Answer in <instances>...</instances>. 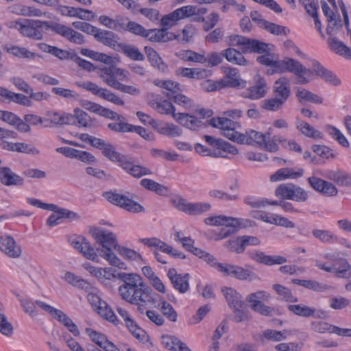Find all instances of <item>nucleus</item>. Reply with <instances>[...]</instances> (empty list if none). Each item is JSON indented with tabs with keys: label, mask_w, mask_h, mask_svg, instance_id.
Here are the masks:
<instances>
[{
	"label": "nucleus",
	"mask_w": 351,
	"mask_h": 351,
	"mask_svg": "<svg viewBox=\"0 0 351 351\" xmlns=\"http://www.w3.org/2000/svg\"><path fill=\"white\" fill-rule=\"evenodd\" d=\"M117 278L123 282L118 291L121 298L130 304L154 302V294L142 277L134 273L120 272Z\"/></svg>",
	"instance_id": "f257e3e1"
},
{
	"label": "nucleus",
	"mask_w": 351,
	"mask_h": 351,
	"mask_svg": "<svg viewBox=\"0 0 351 351\" xmlns=\"http://www.w3.org/2000/svg\"><path fill=\"white\" fill-rule=\"evenodd\" d=\"M266 54L257 57L256 60L260 64L270 66L268 73L271 75L274 73H283L289 72L295 76L297 82L300 84H308L313 75V71L307 69L298 60L285 57L282 60H274L272 53L265 52Z\"/></svg>",
	"instance_id": "f03ea898"
},
{
	"label": "nucleus",
	"mask_w": 351,
	"mask_h": 351,
	"mask_svg": "<svg viewBox=\"0 0 351 351\" xmlns=\"http://www.w3.org/2000/svg\"><path fill=\"white\" fill-rule=\"evenodd\" d=\"M209 124L214 128L221 130V134L228 139L240 144H247L261 147L264 144L265 135L264 134L251 130L245 134H241L236 130L240 127L239 124L226 117H214L209 120Z\"/></svg>",
	"instance_id": "7ed1b4c3"
},
{
	"label": "nucleus",
	"mask_w": 351,
	"mask_h": 351,
	"mask_svg": "<svg viewBox=\"0 0 351 351\" xmlns=\"http://www.w3.org/2000/svg\"><path fill=\"white\" fill-rule=\"evenodd\" d=\"M316 175H322L340 186L351 185V176L342 170H327L324 173L319 170L314 171L313 175L308 178V183L314 191L326 197H335L339 191L332 182L319 178Z\"/></svg>",
	"instance_id": "20e7f679"
},
{
	"label": "nucleus",
	"mask_w": 351,
	"mask_h": 351,
	"mask_svg": "<svg viewBox=\"0 0 351 351\" xmlns=\"http://www.w3.org/2000/svg\"><path fill=\"white\" fill-rule=\"evenodd\" d=\"M9 29H15L25 37L34 40H41L43 33L40 28L47 27L50 29V23L39 20H29L27 19H19L15 21H10L5 23Z\"/></svg>",
	"instance_id": "39448f33"
},
{
	"label": "nucleus",
	"mask_w": 351,
	"mask_h": 351,
	"mask_svg": "<svg viewBox=\"0 0 351 351\" xmlns=\"http://www.w3.org/2000/svg\"><path fill=\"white\" fill-rule=\"evenodd\" d=\"M230 45L240 47L244 53H263L270 51L269 45L256 39H250L243 36L232 35L230 36Z\"/></svg>",
	"instance_id": "423d86ee"
},
{
	"label": "nucleus",
	"mask_w": 351,
	"mask_h": 351,
	"mask_svg": "<svg viewBox=\"0 0 351 351\" xmlns=\"http://www.w3.org/2000/svg\"><path fill=\"white\" fill-rule=\"evenodd\" d=\"M219 271L224 276H230L241 281H253L258 279V276L250 265L245 267L233 264L224 263L219 265Z\"/></svg>",
	"instance_id": "0eeeda50"
},
{
	"label": "nucleus",
	"mask_w": 351,
	"mask_h": 351,
	"mask_svg": "<svg viewBox=\"0 0 351 351\" xmlns=\"http://www.w3.org/2000/svg\"><path fill=\"white\" fill-rule=\"evenodd\" d=\"M103 196L111 204L128 212L138 213L144 211V208L128 196L116 191L104 192Z\"/></svg>",
	"instance_id": "6e6552de"
},
{
	"label": "nucleus",
	"mask_w": 351,
	"mask_h": 351,
	"mask_svg": "<svg viewBox=\"0 0 351 351\" xmlns=\"http://www.w3.org/2000/svg\"><path fill=\"white\" fill-rule=\"evenodd\" d=\"M276 196L298 202H304L308 198L307 191L291 183L281 184L275 190Z\"/></svg>",
	"instance_id": "1a4fd4ad"
},
{
	"label": "nucleus",
	"mask_w": 351,
	"mask_h": 351,
	"mask_svg": "<svg viewBox=\"0 0 351 351\" xmlns=\"http://www.w3.org/2000/svg\"><path fill=\"white\" fill-rule=\"evenodd\" d=\"M171 202L178 210L189 215H201L211 208L210 204L208 202L191 203L180 196L172 199Z\"/></svg>",
	"instance_id": "9d476101"
},
{
	"label": "nucleus",
	"mask_w": 351,
	"mask_h": 351,
	"mask_svg": "<svg viewBox=\"0 0 351 351\" xmlns=\"http://www.w3.org/2000/svg\"><path fill=\"white\" fill-rule=\"evenodd\" d=\"M89 232L95 241L106 250L117 249L116 236L112 232L96 226L91 227Z\"/></svg>",
	"instance_id": "9b49d317"
},
{
	"label": "nucleus",
	"mask_w": 351,
	"mask_h": 351,
	"mask_svg": "<svg viewBox=\"0 0 351 351\" xmlns=\"http://www.w3.org/2000/svg\"><path fill=\"white\" fill-rule=\"evenodd\" d=\"M50 29L62 36L71 43L77 45H82L84 43V38L82 34L64 25L52 23L50 24Z\"/></svg>",
	"instance_id": "f8f14e48"
},
{
	"label": "nucleus",
	"mask_w": 351,
	"mask_h": 351,
	"mask_svg": "<svg viewBox=\"0 0 351 351\" xmlns=\"http://www.w3.org/2000/svg\"><path fill=\"white\" fill-rule=\"evenodd\" d=\"M0 250L11 258H18L22 254V248L10 235L0 236Z\"/></svg>",
	"instance_id": "ddd939ff"
},
{
	"label": "nucleus",
	"mask_w": 351,
	"mask_h": 351,
	"mask_svg": "<svg viewBox=\"0 0 351 351\" xmlns=\"http://www.w3.org/2000/svg\"><path fill=\"white\" fill-rule=\"evenodd\" d=\"M255 84L249 87L243 96L250 99H258L263 97L267 93V84L265 80L260 75L254 77Z\"/></svg>",
	"instance_id": "4468645a"
},
{
	"label": "nucleus",
	"mask_w": 351,
	"mask_h": 351,
	"mask_svg": "<svg viewBox=\"0 0 351 351\" xmlns=\"http://www.w3.org/2000/svg\"><path fill=\"white\" fill-rule=\"evenodd\" d=\"M247 254L251 259L266 265H280L287 262V259L284 256H269L256 250L249 251Z\"/></svg>",
	"instance_id": "2eb2a0df"
},
{
	"label": "nucleus",
	"mask_w": 351,
	"mask_h": 351,
	"mask_svg": "<svg viewBox=\"0 0 351 351\" xmlns=\"http://www.w3.org/2000/svg\"><path fill=\"white\" fill-rule=\"evenodd\" d=\"M167 276L173 285V288L178 290L180 293H184L189 290V274L182 275L178 274L176 269L171 268L167 272Z\"/></svg>",
	"instance_id": "dca6fc26"
},
{
	"label": "nucleus",
	"mask_w": 351,
	"mask_h": 351,
	"mask_svg": "<svg viewBox=\"0 0 351 351\" xmlns=\"http://www.w3.org/2000/svg\"><path fill=\"white\" fill-rule=\"evenodd\" d=\"M178 36L173 33L169 32L165 27L160 29H147L144 38L154 43H167L176 39Z\"/></svg>",
	"instance_id": "f3484780"
},
{
	"label": "nucleus",
	"mask_w": 351,
	"mask_h": 351,
	"mask_svg": "<svg viewBox=\"0 0 351 351\" xmlns=\"http://www.w3.org/2000/svg\"><path fill=\"white\" fill-rule=\"evenodd\" d=\"M313 73L315 72L326 83L332 86H339L341 84V80L330 71L325 69L321 64L316 60H312ZM311 71V69H310ZM313 76V75H312ZM313 79L311 77L310 82Z\"/></svg>",
	"instance_id": "a211bd4d"
},
{
	"label": "nucleus",
	"mask_w": 351,
	"mask_h": 351,
	"mask_svg": "<svg viewBox=\"0 0 351 351\" xmlns=\"http://www.w3.org/2000/svg\"><path fill=\"white\" fill-rule=\"evenodd\" d=\"M101 71L103 73L101 75V77L107 84L108 80L120 82L119 81L128 80V72L119 68L106 66Z\"/></svg>",
	"instance_id": "6ab92c4d"
},
{
	"label": "nucleus",
	"mask_w": 351,
	"mask_h": 351,
	"mask_svg": "<svg viewBox=\"0 0 351 351\" xmlns=\"http://www.w3.org/2000/svg\"><path fill=\"white\" fill-rule=\"evenodd\" d=\"M121 167L128 174L134 178H141L143 176L151 175L152 171L143 166L135 165L133 159L128 156Z\"/></svg>",
	"instance_id": "aec40b11"
},
{
	"label": "nucleus",
	"mask_w": 351,
	"mask_h": 351,
	"mask_svg": "<svg viewBox=\"0 0 351 351\" xmlns=\"http://www.w3.org/2000/svg\"><path fill=\"white\" fill-rule=\"evenodd\" d=\"M69 125L90 128L93 125V121L83 110L75 108L73 111V114H69Z\"/></svg>",
	"instance_id": "412c9836"
},
{
	"label": "nucleus",
	"mask_w": 351,
	"mask_h": 351,
	"mask_svg": "<svg viewBox=\"0 0 351 351\" xmlns=\"http://www.w3.org/2000/svg\"><path fill=\"white\" fill-rule=\"evenodd\" d=\"M73 247L80 252L87 259L99 262L98 256L90 243L84 238L72 243Z\"/></svg>",
	"instance_id": "4be33fe9"
},
{
	"label": "nucleus",
	"mask_w": 351,
	"mask_h": 351,
	"mask_svg": "<svg viewBox=\"0 0 351 351\" xmlns=\"http://www.w3.org/2000/svg\"><path fill=\"white\" fill-rule=\"evenodd\" d=\"M154 302H152L154 308L160 311L162 315L170 322H176L178 318V313L172 305L159 297V300L154 296Z\"/></svg>",
	"instance_id": "5701e85b"
},
{
	"label": "nucleus",
	"mask_w": 351,
	"mask_h": 351,
	"mask_svg": "<svg viewBox=\"0 0 351 351\" xmlns=\"http://www.w3.org/2000/svg\"><path fill=\"white\" fill-rule=\"evenodd\" d=\"M117 37L118 36L112 32L99 29L95 38L103 45L117 50L120 43L117 41Z\"/></svg>",
	"instance_id": "b1692460"
},
{
	"label": "nucleus",
	"mask_w": 351,
	"mask_h": 351,
	"mask_svg": "<svg viewBox=\"0 0 351 351\" xmlns=\"http://www.w3.org/2000/svg\"><path fill=\"white\" fill-rule=\"evenodd\" d=\"M274 93L276 97L286 102L291 95L290 83L288 79L281 77L276 80L274 85Z\"/></svg>",
	"instance_id": "393cba45"
},
{
	"label": "nucleus",
	"mask_w": 351,
	"mask_h": 351,
	"mask_svg": "<svg viewBox=\"0 0 351 351\" xmlns=\"http://www.w3.org/2000/svg\"><path fill=\"white\" fill-rule=\"evenodd\" d=\"M295 127L304 136L315 140L323 139V134L315 129L307 122H305L300 119H296Z\"/></svg>",
	"instance_id": "a878e982"
},
{
	"label": "nucleus",
	"mask_w": 351,
	"mask_h": 351,
	"mask_svg": "<svg viewBox=\"0 0 351 351\" xmlns=\"http://www.w3.org/2000/svg\"><path fill=\"white\" fill-rule=\"evenodd\" d=\"M0 180L2 184L6 186L23 184V179L8 167H0Z\"/></svg>",
	"instance_id": "bb28decb"
},
{
	"label": "nucleus",
	"mask_w": 351,
	"mask_h": 351,
	"mask_svg": "<svg viewBox=\"0 0 351 351\" xmlns=\"http://www.w3.org/2000/svg\"><path fill=\"white\" fill-rule=\"evenodd\" d=\"M81 106L87 110H89L91 112L99 114L105 118H114V114L113 111L103 107L102 106L96 104L95 102H92L88 100H82L80 101Z\"/></svg>",
	"instance_id": "cd10ccee"
},
{
	"label": "nucleus",
	"mask_w": 351,
	"mask_h": 351,
	"mask_svg": "<svg viewBox=\"0 0 351 351\" xmlns=\"http://www.w3.org/2000/svg\"><path fill=\"white\" fill-rule=\"evenodd\" d=\"M221 292L231 308H241L243 306L242 296L237 290L232 287H223Z\"/></svg>",
	"instance_id": "c85d7f7f"
},
{
	"label": "nucleus",
	"mask_w": 351,
	"mask_h": 351,
	"mask_svg": "<svg viewBox=\"0 0 351 351\" xmlns=\"http://www.w3.org/2000/svg\"><path fill=\"white\" fill-rule=\"evenodd\" d=\"M38 47L42 51L50 53L60 60H70L73 56L66 50H64L56 46H51L44 43H38Z\"/></svg>",
	"instance_id": "c756f323"
},
{
	"label": "nucleus",
	"mask_w": 351,
	"mask_h": 351,
	"mask_svg": "<svg viewBox=\"0 0 351 351\" xmlns=\"http://www.w3.org/2000/svg\"><path fill=\"white\" fill-rule=\"evenodd\" d=\"M116 51L123 53L128 58L134 61H142L145 58L140 50L132 45L120 43Z\"/></svg>",
	"instance_id": "7c9ffc66"
},
{
	"label": "nucleus",
	"mask_w": 351,
	"mask_h": 351,
	"mask_svg": "<svg viewBox=\"0 0 351 351\" xmlns=\"http://www.w3.org/2000/svg\"><path fill=\"white\" fill-rule=\"evenodd\" d=\"M243 53V51L241 52L234 48H228L222 51L223 57L228 62L240 66H245L248 62Z\"/></svg>",
	"instance_id": "2f4dec72"
},
{
	"label": "nucleus",
	"mask_w": 351,
	"mask_h": 351,
	"mask_svg": "<svg viewBox=\"0 0 351 351\" xmlns=\"http://www.w3.org/2000/svg\"><path fill=\"white\" fill-rule=\"evenodd\" d=\"M144 49L151 64L158 71L165 72L167 69V66L159 54L152 47H145Z\"/></svg>",
	"instance_id": "473e14b6"
},
{
	"label": "nucleus",
	"mask_w": 351,
	"mask_h": 351,
	"mask_svg": "<svg viewBox=\"0 0 351 351\" xmlns=\"http://www.w3.org/2000/svg\"><path fill=\"white\" fill-rule=\"evenodd\" d=\"M3 49L8 53L19 58L34 60L36 56L35 53L30 51L27 48L16 45H5L3 46Z\"/></svg>",
	"instance_id": "72a5a7b5"
},
{
	"label": "nucleus",
	"mask_w": 351,
	"mask_h": 351,
	"mask_svg": "<svg viewBox=\"0 0 351 351\" xmlns=\"http://www.w3.org/2000/svg\"><path fill=\"white\" fill-rule=\"evenodd\" d=\"M155 130L160 134L170 137L180 136L182 134V130L180 127L169 123H160L158 122Z\"/></svg>",
	"instance_id": "f704fd0d"
},
{
	"label": "nucleus",
	"mask_w": 351,
	"mask_h": 351,
	"mask_svg": "<svg viewBox=\"0 0 351 351\" xmlns=\"http://www.w3.org/2000/svg\"><path fill=\"white\" fill-rule=\"evenodd\" d=\"M330 49L341 56L351 59V49L336 37L328 39Z\"/></svg>",
	"instance_id": "c9c22d12"
},
{
	"label": "nucleus",
	"mask_w": 351,
	"mask_h": 351,
	"mask_svg": "<svg viewBox=\"0 0 351 351\" xmlns=\"http://www.w3.org/2000/svg\"><path fill=\"white\" fill-rule=\"evenodd\" d=\"M149 105L160 114H171L173 117L176 108L173 105L167 100H158L156 98L149 102Z\"/></svg>",
	"instance_id": "e433bc0d"
},
{
	"label": "nucleus",
	"mask_w": 351,
	"mask_h": 351,
	"mask_svg": "<svg viewBox=\"0 0 351 351\" xmlns=\"http://www.w3.org/2000/svg\"><path fill=\"white\" fill-rule=\"evenodd\" d=\"M312 234L323 243L332 244L338 241V237L328 230L313 229Z\"/></svg>",
	"instance_id": "4c0bfd02"
},
{
	"label": "nucleus",
	"mask_w": 351,
	"mask_h": 351,
	"mask_svg": "<svg viewBox=\"0 0 351 351\" xmlns=\"http://www.w3.org/2000/svg\"><path fill=\"white\" fill-rule=\"evenodd\" d=\"M102 154L112 162H117L121 167L125 160L128 156L123 155L117 152L113 145L109 143L107 147L103 151Z\"/></svg>",
	"instance_id": "58836bf2"
},
{
	"label": "nucleus",
	"mask_w": 351,
	"mask_h": 351,
	"mask_svg": "<svg viewBox=\"0 0 351 351\" xmlns=\"http://www.w3.org/2000/svg\"><path fill=\"white\" fill-rule=\"evenodd\" d=\"M156 84L165 90L162 91V93L169 99H171L172 96L181 90L180 84L171 80L158 81L156 82Z\"/></svg>",
	"instance_id": "ea45409f"
},
{
	"label": "nucleus",
	"mask_w": 351,
	"mask_h": 351,
	"mask_svg": "<svg viewBox=\"0 0 351 351\" xmlns=\"http://www.w3.org/2000/svg\"><path fill=\"white\" fill-rule=\"evenodd\" d=\"M114 114V118H109L112 120H117V123H110L108 125V128L114 132H127L130 130V124L125 122V119L124 117L119 114L116 112L113 111Z\"/></svg>",
	"instance_id": "a19ab883"
},
{
	"label": "nucleus",
	"mask_w": 351,
	"mask_h": 351,
	"mask_svg": "<svg viewBox=\"0 0 351 351\" xmlns=\"http://www.w3.org/2000/svg\"><path fill=\"white\" fill-rule=\"evenodd\" d=\"M287 308L293 314L303 317H314L316 312L315 308L304 304H290Z\"/></svg>",
	"instance_id": "79ce46f5"
},
{
	"label": "nucleus",
	"mask_w": 351,
	"mask_h": 351,
	"mask_svg": "<svg viewBox=\"0 0 351 351\" xmlns=\"http://www.w3.org/2000/svg\"><path fill=\"white\" fill-rule=\"evenodd\" d=\"M296 97L301 103L304 101H311L320 104L323 101L322 99L317 95H315L304 88H298L296 89Z\"/></svg>",
	"instance_id": "37998d69"
},
{
	"label": "nucleus",
	"mask_w": 351,
	"mask_h": 351,
	"mask_svg": "<svg viewBox=\"0 0 351 351\" xmlns=\"http://www.w3.org/2000/svg\"><path fill=\"white\" fill-rule=\"evenodd\" d=\"M141 185L145 189L154 191L158 195H165L168 192L167 187L151 179L144 178L141 180Z\"/></svg>",
	"instance_id": "c03bdc74"
},
{
	"label": "nucleus",
	"mask_w": 351,
	"mask_h": 351,
	"mask_svg": "<svg viewBox=\"0 0 351 351\" xmlns=\"http://www.w3.org/2000/svg\"><path fill=\"white\" fill-rule=\"evenodd\" d=\"M80 138L83 142L88 143L93 147L101 150L102 152L107 147V145L109 144L108 142H106L101 138L90 136L88 134H82L80 136Z\"/></svg>",
	"instance_id": "a18cd8bd"
},
{
	"label": "nucleus",
	"mask_w": 351,
	"mask_h": 351,
	"mask_svg": "<svg viewBox=\"0 0 351 351\" xmlns=\"http://www.w3.org/2000/svg\"><path fill=\"white\" fill-rule=\"evenodd\" d=\"M273 289L279 295L282 300H284L287 302H297L298 301V298L292 294L291 290L282 285L275 284L273 285Z\"/></svg>",
	"instance_id": "49530a36"
},
{
	"label": "nucleus",
	"mask_w": 351,
	"mask_h": 351,
	"mask_svg": "<svg viewBox=\"0 0 351 351\" xmlns=\"http://www.w3.org/2000/svg\"><path fill=\"white\" fill-rule=\"evenodd\" d=\"M108 85L116 90L132 95H137L140 93V90L135 86L125 85L121 82H115L112 80L108 81Z\"/></svg>",
	"instance_id": "de8ad7c7"
},
{
	"label": "nucleus",
	"mask_w": 351,
	"mask_h": 351,
	"mask_svg": "<svg viewBox=\"0 0 351 351\" xmlns=\"http://www.w3.org/2000/svg\"><path fill=\"white\" fill-rule=\"evenodd\" d=\"M289 335H291V332L287 330L277 331L268 329L265 330L263 332L264 337L274 341H280L282 340H285Z\"/></svg>",
	"instance_id": "09e8293b"
},
{
	"label": "nucleus",
	"mask_w": 351,
	"mask_h": 351,
	"mask_svg": "<svg viewBox=\"0 0 351 351\" xmlns=\"http://www.w3.org/2000/svg\"><path fill=\"white\" fill-rule=\"evenodd\" d=\"M181 60L187 62L204 63V56L191 50L181 51L179 53Z\"/></svg>",
	"instance_id": "8fccbe9b"
},
{
	"label": "nucleus",
	"mask_w": 351,
	"mask_h": 351,
	"mask_svg": "<svg viewBox=\"0 0 351 351\" xmlns=\"http://www.w3.org/2000/svg\"><path fill=\"white\" fill-rule=\"evenodd\" d=\"M162 252L166 253L173 258L184 259L186 256L181 252L173 249L171 245L160 239L157 247Z\"/></svg>",
	"instance_id": "3c124183"
},
{
	"label": "nucleus",
	"mask_w": 351,
	"mask_h": 351,
	"mask_svg": "<svg viewBox=\"0 0 351 351\" xmlns=\"http://www.w3.org/2000/svg\"><path fill=\"white\" fill-rule=\"evenodd\" d=\"M0 332L7 337H12L14 333L12 324L8 320L6 315L3 313H0Z\"/></svg>",
	"instance_id": "603ef678"
},
{
	"label": "nucleus",
	"mask_w": 351,
	"mask_h": 351,
	"mask_svg": "<svg viewBox=\"0 0 351 351\" xmlns=\"http://www.w3.org/2000/svg\"><path fill=\"white\" fill-rule=\"evenodd\" d=\"M285 103L282 100L276 97L264 99L262 101V107L266 110L277 111L282 108Z\"/></svg>",
	"instance_id": "864d4df0"
},
{
	"label": "nucleus",
	"mask_w": 351,
	"mask_h": 351,
	"mask_svg": "<svg viewBox=\"0 0 351 351\" xmlns=\"http://www.w3.org/2000/svg\"><path fill=\"white\" fill-rule=\"evenodd\" d=\"M204 223L209 226H225L230 227V217L224 215L211 216L204 219Z\"/></svg>",
	"instance_id": "5fc2aeb1"
},
{
	"label": "nucleus",
	"mask_w": 351,
	"mask_h": 351,
	"mask_svg": "<svg viewBox=\"0 0 351 351\" xmlns=\"http://www.w3.org/2000/svg\"><path fill=\"white\" fill-rule=\"evenodd\" d=\"M103 252L104 254L102 256L108 261L111 265L117 267L119 269H125V263L112 252V248L104 250Z\"/></svg>",
	"instance_id": "6e6d98bb"
},
{
	"label": "nucleus",
	"mask_w": 351,
	"mask_h": 351,
	"mask_svg": "<svg viewBox=\"0 0 351 351\" xmlns=\"http://www.w3.org/2000/svg\"><path fill=\"white\" fill-rule=\"evenodd\" d=\"M48 119L56 125H69V113H60L58 112H49Z\"/></svg>",
	"instance_id": "4d7b16f0"
},
{
	"label": "nucleus",
	"mask_w": 351,
	"mask_h": 351,
	"mask_svg": "<svg viewBox=\"0 0 351 351\" xmlns=\"http://www.w3.org/2000/svg\"><path fill=\"white\" fill-rule=\"evenodd\" d=\"M85 331L91 341L97 345L100 348L105 343V341L107 339V337L105 335L99 332L90 328H86Z\"/></svg>",
	"instance_id": "13d9d810"
},
{
	"label": "nucleus",
	"mask_w": 351,
	"mask_h": 351,
	"mask_svg": "<svg viewBox=\"0 0 351 351\" xmlns=\"http://www.w3.org/2000/svg\"><path fill=\"white\" fill-rule=\"evenodd\" d=\"M270 298V295L265 291H258L255 293H252L246 297V300L254 304L255 303H261L262 301H267Z\"/></svg>",
	"instance_id": "bf43d9fd"
},
{
	"label": "nucleus",
	"mask_w": 351,
	"mask_h": 351,
	"mask_svg": "<svg viewBox=\"0 0 351 351\" xmlns=\"http://www.w3.org/2000/svg\"><path fill=\"white\" fill-rule=\"evenodd\" d=\"M226 247L228 251L235 252L237 254H242L245 250L241 237H238L234 240H229L226 243Z\"/></svg>",
	"instance_id": "052dcab7"
},
{
	"label": "nucleus",
	"mask_w": 351,
	"mask_h": 351,
	"mask_svg": "<svg viewBox=\"0 0 351 351\" xmlns=\"http://www.w3.org/2000/svg\"><path fill=\"white\" fill-rule=\"evenodd\" d=\"M115 250L117 252H119V253L126 259L131 261H137L142 259V256L136 251H134V250L122 247L120 245H117V249Z\"/></svg>",
	"instance_id": "680f3d73"
},
{
	"label": "nucleus",
	"mask_w": 351,
	"mask_h": 351,
	"mask_svg": "<svg viewBox=\"0 0 351 351\" xmlns=\"http://www.w3.org/2000/svg\"><path fill=\"white\" fill-rule=\"evenodd\" d=\"M98 313L112 324L116 326L119 324V320L118 319L117 315L114 314L112 310L108 306L106 303V307L101 306V308L98 310Z\"/></svg>",
	"instance_id": "e2e57ef3"
},
{
	"label": "nucleus",
	"mask_w": 351,
	"mask_h": 351,
	"mask_svg": "<svg viewBox=\"0 0 351 351\" xmlns=\"http://www.w3.org/2000/svg\"><path fill=\"white\" fill-rule=\"evenodd\" d=\"M71 17H76L82 20L90 21L95 17L93 12L83 8H73Z\"/></svg>",
	"instance_id": "0e129e2a"
},
{
	"label": "nucleus",
	"mask_w": 351,
	"mask_h": 351,
	"mask_svg": "<svg viewBox=\"0 0 351 351\" xmlns=\"http://www.w3.org/2000/svg\"><path fill=\"white\" fill-rule=\"evenodd\" d=\"M311 328L319 333H332L333 325L329 324L325 322L314 321L311 323Z\"/></svg>",
	"instance_id": "69168bd1"
},
{
	"label": "nucleus",
	"mask_w": 351,
	"mask_h": 351,
	"mask_svg": "<svg viewBox=\"0 0 351 351\" xmlns=\"http://www.w3.org/2000/svg\"><path fill=\"white\" fill-rule=\"evenodd\" d=\"M179 21L178 14L175 10L173 12L164 16L161 19V25L167 30L170 27L176 25Z\"/></svg>",
	"instance_id": "338daca9"
},
{
	"label": "nucleus",
	"mask_w": 351,
	"mask_h": 351,
	"mask_svg": "<svg viewBox=\"0 0 351 351\" xmlns=\"http://www.w3.org/2000/svg\"><path fill=\"white\" fill-rule=\"evenodd\" d=\"M20 304L25 313L29 316L35 317L38 315L35 302L27 298H21L20 299Z\"/></svg>",
	"instance_id": "774afa93"
}]
</instances>
